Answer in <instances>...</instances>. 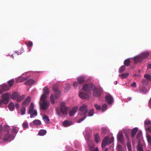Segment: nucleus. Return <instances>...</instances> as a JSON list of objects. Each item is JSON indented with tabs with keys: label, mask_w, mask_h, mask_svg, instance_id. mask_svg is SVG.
Returning <instances> with one entry per match:
<instances>
[{
	"label": "nucleus",
	"mask_w": 151,
	"mask_h": 151,
	"mask_svg": "<svg viewBox=\"0 0 151 151\" xmlns=\"http://www.w3.org/2000/svg\"><path fill=\"white\" fill-rule=\"evenodd\" d=\"M126 69V67L125 66L123 65L121 66L119 70V72L120 73L123 72Z\"/></svg>",
	"instance_id": "c9c22d12"
},
{
	"label": "nucleus",
	"mask_w": 151,
	"mask_h": 151,
	"mask_svg": "<svg viewBox=\"0 0 151 151\" xmlns=\"http://www.w3.org/2000/svg\"><path fill=\"white\" fill-rule=\"evenodd\" d=\"M131 86L132 87H136V83L134 82L132 83L131 84Z\"/></svg>",
	"instance_id": "13d9d810"
},
{
	"label": "nucleus",
	"mask_w": 151,
	"mask_h": 151,
	"mask_svg": "<svg viewBox=\"0 0 151 151\" xmlns=\"http://www.w3.org/2000/svg\"><path fill=\"white\" fill-rule=\"evenodd\" d=\"M136 148L138 151L143 149L142 145H141L139 143H138Z\"/></svg>",
	"instance_id": "de8ad7c7"
},
{
	"label": "nucleus",
	"mask_w": 151,
	"mask_h": 151,
	"mask_svg": "<svg viewBox=\"0 0 151 151\" xmlns=\"http://www.w3.org/2000/svg\"><path fill=\"white\" fill-rule=\"evenodd\" d=\"M14 139V137L12 134H9V133H7L5 135L2 140L5 142L7 141H11Z\"/></svg>",
	"instance_id": "0eeeda50"
},
{
	"label": "nucleus",
	"mask_w": 151,
	"mask_h": 151,
	"mask_svg": "<svg viewBox=\"0 0 151 151\" xmlns=\"http://www.w3.org/2000/svg\"><path fill=\"white\" fill-rule=\"evenodd\" d=\"M60 94V91L55 92V99H57L59 97Z\"/></svg>",
	"instance_id": "2f4dec72"
},
{
	"label": "nucleus",
	"mask_w": 151,
	"mask_h": 151,
	"mask_svg": "<svg viewBox=\"0 0 151 151\" xmlns=\"http://www.w3.org/2000/svg\"><path fill=\"white\" fill-rule=\"evenodd\" d=\"M14 80L13 79H12L8 82V83L11 87L12 86L14 83Z\"/></svg>",
	"instance_id": "79ce46f5"
},
{
	"label": "nucleus",
	"mask_w": 151,
	"mask_h": 151,
	"mask_svg": "<svg viewBox=\"0 0 151 151\" xmlns=\"http://www.w3.org/2000/svg\"><path fill=\"white\" fill-rule=\"evenodd\" d=\"M28 113L30 114V118L36 117L37 114V111L34 109V104L31 102L28 108Z\"/></svg>",
	"instance_id": "7ed1b4c3"
},
{
	"label": "nucleus",
	"mask_w": 151,
	"mask_h": 151,
	"mask_svg": "<svg viewBox=\"0 0 151 151\" xmlns=\"http://www.w3.org/2000/svg\"><path fill=\"white\" fill-rule=\"evenodd\" d=\"M147 67L149 69H151V64H148L147 65Z\"/></svg>",
	"instance_id": "680f3d73"
},
{
	"label": "nucleus",
	"mask_w": 151,
	"mask_h": 151,
	"mask_svg": "<svg viewBox=\"0 0 151 151\" xmlns=\"http://www.w3.org/2000/svg\"><path fill=\"white\" fill-rule=\"evenodd\" d=\"M50 101L51 103L53 104L55 102V100H54V97L53 95L52 94L50 97Z\"/></svg>",
	"instance_id": "c03bdc74"
},
{
	"label": "nucleus",
	"mask_w": 151,
	"mask_h": 151,
	"mask_svg": "<svg viewBox=\"0 0 151 151\" xmlns=\"http://www.w3.org/2000/svg\"><path fill=\"white\" fill-rule=\"evenodd\" d=\"M149 106L151 108V98H150V100H149Z\"/></svg>",
	"instance_id": "052dcab7"
},
{
	"label": "nucleus",
	"mask_w": 151,
	"mask_h": 151,
	"mask_svg": "<svg viewBox=\"0 0 151 151\" xmlns=\"http://www.w3.org/2000/svg\"><path fill=\"white\" fill-rule=\"evenodd\" d=\"M3 92V91H2L1 87H0V94H1Z\"/></svg>",
	"instance_id": "0e129e2a"
},
{
	"label": "nucleus",
	"mask_w": 151,
	"mask_h": 151,
	"mask_svg": "<svg viewBox=\"0 0 151 151\" xmlns=\"http://www.w3.org/2000/svg\"><path fill=\"white\" fill-rule=\"evenodd\" d=\"M71 122H69L67 120H66L63 122V124L64 127H67L70 126L71 125Z\"/></svg>",
	"instance_id": "4be33fe9"
},
{
	"label": "nucleus",
	"mask_w": 151,
	"mask_h": 151,
	"mask_svg": "<svg viewBox=\"0 0 151 151\" xmlns=\"http://www.w3.org/2000/svg\"><path fill=\"white\" fill-rule=\"evenodd\" d=\"M60 106V109L56 108L55 109L56 114L59 117L61 116V113L64 115H66L68 111V108L65 105L64 103H61Z\"/></svg>",
	"instance_id": "f03ea898"
},
{
	"label": "nucleus",
	"mask_w": 151,
	"mask_h": 151,
	"mask_svg": "<svg viewBox=\"0 0 151 151\" xmlns=\"http://www.w3.org/2000/svg\"><path fill=\"white\" fill-rule=\"evenodd\" d=\"M28 78H29L27 77H21L19 78L18 81L20 82H23L28 79Z\"/></svg>",
	"instance_id": "e433bc0d"
},
{
	"label": "nucleus",
	"mask_w": 151,
	"mask_h": 151,
	"mask_svg": "<svg viewBox=\"0 0 151 151\" xmlns=\"http://www.w3.org/2000/svg\"><path fill=\"white\" fill-rule=\"evenodd\" d=\"M33 124L36 125H39L41 124V121L38 119L35 120L33 121L32 122Z\"/></svg>",
	"instance_id": "c756f323"
},
{
	"label": "nucleus",
	"mask_w": 151,
	"mask_h": 151,
	"mask_svg": "<svg viewBox=\"0 0 151 151\" xmlns=\"http://www.w3.org/2000/svg\"><path fill=\"white\" fill-rule=\"evenodd\" d=\"M85 77L83 76H81L78 77L77 80L79 84H81L85 81Z\"/></svg>",
	"instance_id": "f3484780"
},
{
	"label": "nucleus",
	"mask_w": 151,
	"mask_h": 151,
	"mask_svg": "<svg viewBox=\"0 0 151 151\" xmlns=\"http://www.w3.org/2000/svg\"><path fill=\"white\" fill-rule=\"evenodd\" d=\"M46 131L44 129L40 130L38 132V134L40 136H43L46 133Z\"/></svg>",
	"instance_id": "bb28decb"
},
{
	"label": "nucleus",
	"mask_w": 151,
	"mask_h": 151,
	"mask_svg": "<svg viewBox=\"0 0 151 151\" xmlns=\"http://www.w3.org/2000/svg\"><path fill=\"white\" fill-rule=\"evenodd\" d=\"M8 108L11 111H13L14 109V104L13 102L10 103L8 106Z\"/></svg>",
	"instance_id": "a878e982"
},
{
	"label": "nucleus",
	"mask_w": 151,
	"mask_h": 151,
	"mask_svg": "<svg viewBox=\"0 0 151 151\" xmlns=\"http://www.w3.org/2000/svg\"><path fill=\"white\" fill-rule=\"evenodd\" d=\"M147 139L148 142L150 143L151 142V136L150 135H147Z\"/></svg>",
	"instance_id": "3c124183"
},
{
	"label": "nucleus",
	"mask_w": 151,
	"mask_h": 151,
	"mask_svg": "<svg viewBox=\"0 0 151 151\" xmlns=\"http://www.w3.org/2000/svg\"><path fill=\"white\" fill-rule=\"evenodd\" d=\"M127 99L129 101H130L132 99V98L131 97H129Z\"/></svg>",
	"instance_id": "338daca9"
},
{
	"label": "nucleus",
	"mask_w": 151,
	"mask_h": 151,
	"mask_svg": "<svg viewBox=\"0 0 151 151\" xmlns=\"http://www.w3.org/2000/svg\"><path fill=\"white\" fill-rule=\"evenodd\" d=\"M25 44L27 46L29 47H31L33 45L32 42L30 41L26 42Z\"/></svg>",
	"instance_id": "4c0bfd02"
},
{
	"label": "nucleus",
	"mask_w": 151,
	"mask_h": 151,
	"mask_svg": "<svg viewBox=\"0 0 151 151\" xmlns=\"http://www.w3.org/2000/svg\"><path fill=\"white\" fill-rule=\"evenodd\" d=\"M34 83V81L33 80L30 79L26 81L24 83V84L26 85H30L33 84Z\"/></svg>",
	"instance_id": "aec40b11"
},
{
	"label": "nucleus",
	"mask_w": 151,
	"mask_h": 151,
	"mask_svg": "<svg viewBox=\"0 0 151 151\" xmlns=\"http://www.w3.org/2000/svg\"><path fill=\"white\" fill-rule=\"evenodd\" d=\"M114 141V137H112L110 139H108V144H110L111 143Z\"/></svg>",
	"instance_id": "6e6d98bb"
},
{
	"label": "nucleus",
	"mask_w": 151,
	"mask_h": 151,
	"mask_svg": "<svg viewBox=\"0 0 151 151\" xmlns=\"http://www.w3.org/2000/svg\"><path fill=\"white\" fill-rule=\"evenodd\" d=\"M151 124V122L148 120H146L144 122L145 127L146 126H148V125H150Z\"/></svg>",
	"instance_id": "a19ab883"
},
{
	"label": "nucleus",
	"mask_w": 151,
	"mask_h": 151,
	"mask_svg": "<svg viewBox=\"0 0 151 151\" xmlns=\"http://www.w3.org/2000/svg\"><path fill=\"white\" fill-rule=\"evenodd\" d=\"M40 109L42 110H46L50 105L49 102L48 101H44L42 104L40 102Z\"/></svg>",
	"instance_id": "423d86ee"
},
{
	"label": "nucleus",
	"mask_w": 151,
	"mask_h": 151,
	"mask_svg": "<svg viewBox=\"0 0 151 151\" xmlns=\"http://www.w3.org/2000/svg\"><path fill=\"white\" fill-rule=\"evenodd\" d=\"M105 99L107 102L109 104H111L113 101L112 97L110 95H106L105 96Z\"/></svg>",
	"instance_id": "9b49d317"
},
{
	"label": "nucleus",
	"mask_w": 151,
	"mask_h": 151,
	"mask_svg": "<svg viewBox=\"0 0 151 151\" xmlns=\"http://www.w3.org/2000/svg\"><path fill=\"white\" fill-rule=\"evenodd\" d=\"M93 87V86L92 84H86L83 86L82 89L87 93H90L91 92Z\"/></svg>",
	"instance_id": "20e7f679"
},
{
	"label": "nucleus",
	"mask_w": 151,
	"mask_h": 151,
	"mask_svg": "<svg viewBox=\"0 0 151 151\" xmlns=\"http://www.w3.org/2000/svg\"><path fill=\"white\" fill-rule=\"evenodd\" d=\"M26 107H22L21 110V112L22 115H23L25 114L26 111Z\"/></svg>",
	"instance_id": "a18cd8bd"
},
{
	"label": "nucleus",
	"mask_w": 151,
	"mask_h": 151,
	"mask_svg": "<svg viewBox=\"0 0 151 151\" xmlns=\"http://www.w3.org/2000/svg\"><path fill=\"white\" fill-rule=\"evenodd\" d=\"M108 148H106L105 149V151H108Z\"/></svg>",
	"instance_id": "774afa93"
},
{
	"label": "nucleus",
	"mask_w": 151,
	"mask_h": 151,
	"mask_svg": "<svg viewBox=\"0 0 151 151\" xmlns=\"http://www.w3.org/2000/svg\"><path fill=\"white\" fill-rule=\"evenodd\" d=\"M79 84V83L78 81L75 82L73 83V86L74 88H76Z\"/></svg>",
	"instance_id": "603ef678"
},
{
	"label": "nucleus",
	"mask_w": 151,
	"mask_h": 151,
	"mask_svg": "<svg viewBox=\"0 0 151 151\" xmlns=\"http://www.w3.org/2000/svg\"><path fill=\"white\" fill-rule=\"evenodd\" d=\"M43 93L45 95L48 94L49 93V91L48 88L46 87L43 89Z\"/></svg>",
	"instance_id": "c85d7f7f"
},
{
	"label": "nucleus",
	"mask_w": 151,
	"mask_h": 151,
	"mask_svg": "<svg viewBox=\"0 0 151 151\" xmlns=\"http://www.w3.org/2000/svg\"><path fill=\"white\" fill-rule=\"evenodd\" d=\"M130 63L129 59H127L124 60V64L125 65L128 66L129 65Z\"/></svg>",
	"instance_id": "f704fd0d"
},
{
	"label": "nucleus",
	"mask_w": 151,
	"mask_h": 151,
	"mask_svg": "<svg viewBox=\"0 0 151 151\" xmlns=\"http://www.w3.org/2000/svg\"><path fill=\"white\" fill-rule=\"evenodd\" d=\"M31 100V99L29 96H28L25 100L22 103V107H27Z\"/></svg>",
	"instance_id": "1a4fd4ad"
},
{
	"label": "nucleus",
	"mask_w": 151,
	"mask_h": 151,
	"mask_svg": "<svg viewBox=\"0 0 151 151\" xmlns=\"http://www.w3.org/2000/svg\"><path fill=\"white\" fill-rule=\"evenodd\" d=\"M109 137H106L103 140L101 143V147L102 148L104 147L108 143V139Z\"/></svg>",
	"instance_id": "f8f14e48"
},
{
	"label": "nucleus",
	"mask_w": 151,
	"mask_h": 151,
	"mask_svg": "<svg viewBox=\"0 0 151 151\" xmlns=\"http://www.w3.org/2000/svg\"><path fill=\"white\" fill-rule=\"evenodd\" d=\"M129 75L128 73H123L119 75V76L122 78H125L127 77Z\"/></svg>",
	"instance_id": "473e14b6"
},
{
	"label": "nucleus",
	"mask_w": 151,
	"mask_h": 151,
	"mask_svg": "<svg viewBox=\"0 0 151 151\" xmlns=\"http://www.w3.org/2000/svg\"><path fill=\"white\" fill-rule=\"evenodd\" d=\"M94 140L96 143H98L100 139V137L98 133L94 135Z\"/></svg>",
	"instance_id": "412c9836"
},
{
	"label": "nucleus",
	"mask_w": 151,
	"mask_h": 151,
	"mask_svg": "<svg viewBox=\"0 0 151 151\" xmlns=\"http://www.w3.org/2000/svg\"><path fill=\"white\" fill-rule=\"evenodd\" d=\"M138 131V128H134L132 129V137H134L137 132Z\"/></svg>",
	"instance_id": "5701e85b"
},
{
	"label": "nucleus",
	"mask_w": 151,
	"mask_h": 151,
	"mask_svg": "<svg viewBox=\"0 0 151 151\" xmlns=\"http://www.w3.org/2000/svg\"><path fill=\"white\" fill-rule=\"evenodd\" d=\"M43 119L46 123L48 124L49 123L50 120L47 116L46 115H44L43 117Z\"/></svg>",
	"instance_id": "b1692460"
},
{
	"label": "nucleus",
	"mask_w": 151,
	"mask_h": 151,
	"mask_svg": "<svg viewBox=\"0 0 151 151\" xmlns=\"http://www.w3.org/2000/svg\"><path fill=\"white\" fill-rule=\"evenodd\" d=\"M117 139L122 144H125L124 143V138L122 133L120 132L117 135Z\"/></svg>",
	"instance_id": "9d476101"
},
{
	"label": "nucleus",
	"mask_w": 151,
	"mask_h": 151,
	"mask_svg": "<svg viewBox=\"0 0 151 151\" xmlns=\"http://www.w3.org/2000/svg\"><path fill=\"white\" fill-rule=\"evenodd\" d=\"M1 101L4 104H7L9 100V94L8 93H4L1 95Z\"/></svg>",
	"instance_id": "39448f33"
},
{
	"label": "nucleus",
	"mask_w": 151,
	"mask_h": 151,
	"mask_svg": "<svg viewBox=\"0 0 151 151\" xmlns=\"http://www.w3.org/2000/svg\"><path fill=\"white\" fill-rule=\"evenodd\" d=\"M118 151H123V148L122 146L120 145H118L117 146Z\"/></svg>",
	"instance_id": "37998d69"
},
{
	"label": "nucleus",
	"mask_w": 151,
	"mask_h": 151,
	"mask_svg": "<svg viewBox=\"0 0 151 151\" xmlns=\"http://www.w3.org/2000/svg\"><path fill=\"white\" fill-rule=\"evenodd\" d=\"M15 106L16 108L18 109L19 107V104L18 103H17L15 104Z\"/></svg>",
	"instance_id": "bf43d9fd"
},
{
	"label": "nucleus",
	"mask_w": 151,
	"mask_h": 151,
	"mask_svg": "<svg viewBox=\"0 0 151 151\" xmlns=\"http://www.w3.org/2000/svg\"><path fill=\"white\" fill-rule=\"evenodd\" d=\"M3 92L5 91H7L9 90L10 87L7 85H4L1 87Z\"/></svg>",
	"instance_id": "6ab92c4d"
},
{
	"label": "nucleus",
	"mask_w": 151,
	"mask_h": 151,
	"mask_svg": "<svg viewBox=\"0 0 151 151\" xmlns=\"http://www.w3.org/2000/svg\"><path fill=\"white\" fill-rule=\"evenodd\" d=\"M3 127V130L5 131L7 133H8L10 131V127L8 125H6L4 126Z\"/></svg>",
	"instance_id": "cd10ccee"
},
{
	"label": "nucleus",
	"mask_w": 151,
	"mask_h": 151,
	"mask_svg": "<svg viewBox=\"0 0 151 151\" xmlns=\"http://www.w3.org/2000/svg\"><path fill=\"white\" fill-rule=\"evenodd\" d=\"M94 107L97 110H100L101 108L100 106L97 104H95L94 105Z\"/></svg>",
	"instance_id": "5fc2aeb1"
},
{
	"label": "nucleus",
	"mask_w": 151,
	"mask_h": 151,
	"mask_svg": "<svg viewBox=\"0 0 151 151\" xmlns=\"http://www.w3.org/2000/svg\"><path fill=\"white\" fill-rule=\"evenodd\" d=\"M79 113L78 114L79 116L82 118L80 119L77 122L79 123L84 120L88 115H86L88 111V106L85 104L83 105L79 108Z\"/></svg>",
	"instance_id": "f257e3e1"
},
{
	"label": "nucleus",
	"mask_w": 151,
	"mask_h": 151,
	"mask_svg": "<svg viewBox=\"0 0 151 151\" xmlns=\"http://www.w3.org/2000/svg\"><path fill=\"white\" fill-rule=\"evenodd\" d=\"M125 136L127 138V139L128 140L127 142V146L128 151H132V147L131 145V144L129 141V137L127 134H125Z\"/></svg>",
	"instance_id": "dca6fc26"
},
{
	"label": "nucleus",
	"mask_w": 151,
	"mask_h": 151,
	"mask_svg": "<svg viewBox=\"0 0 151 151\" xmlns=\"http://www.w3.org/2000/svg\"><path fill=\"white\" fill-rule=\"evenodd\" d=\"M144 77L146 78L147 81H151V77L150 75L147 74H145L144 76Z\"/></svg>",
	"instance_id": "ea45409f"
},
{
	"label": "nucleus",
	"mask_w": 151,
	"mask_h": 151,
	"mask_svg": "<svg viewBox=\"0 0 151 151\" xmlns=\"http://www.w3.org/2000/svg\"><path fill=\"white\" fill-rule=\"evenodd\" d=\"M53 89L54 91L55 92L59 91V90H58L57 86L56 85H55L53 86Z\"/></svg>",
	"instance_id": "8fccbe9b"
},
{
	"label": "nucleus",
	"mask_w": 151,
	"mask_h": 151,
	"mask_svg": "<svg viewBox=\"0 0 151 151\" xmlns=\"http://www.w3.org/2000/svg\"><path fill=\"white\" fill-rule=\"evenodd\" d=\"M149 55V52H147L141 53V54L140 55L141 57H142V59H143L144 58H147Z\"/></svg>",
	"instance_id": "393cba45"
},
{
	"label": "nucleus",
	"mask_w": 151,
	"mask_h": 151,
	"mask_svg": "<svg viewBox=\"0 0 151 151\" xmlns=\"http://www.w3.org/2000/svg\"><path fill=\"white\" fill-rule=\"evenodd\" d=\"M24 95H22L21 96H19L17 99V102H20L24 99Z\"/></svg>",
	"instance_id": "72a5a7b5"
},
{
	"label": "nucleus",
	"mask_w": 151,
	"mask_h": 151,
	"mask_svg": "<svg viewBox=\"0 0 151 151\" xmlns=\"http://www.w3.org/2000/svg\"><path fill=\"white\" fill-rule=\"evenodd\" d=\"M79 96L82 99H88L89 98V96L87 94L83 92H80Z\"/></svg>",
	"instance_id": "ddd939ff"
},
{
	"label": "nucleus",
	"mask_w": 151,
	"mask_h": 151,
	"mask_svg": "<svg viewBox=\"0 0 151 151\" xmlns=\"http://www.w3.org/2000/svg\"><path fill=\"white\" fill-rule=\"evenodd\" d=\"M78 109V107H75L73 108L70 111L69 115L70 116H72L73 115L74 113L76 112L77 109Z\"/></svg>",
	"instance_id": "a211bd4d"
},
{
	"label": "nucleus",
	"mask_w": 151,
	"mask_h": 151,
	"mask_svg": "<svg viewBox=\"0 0 151 151\" xmlns=\"http://www.w3.org/2000/svg\"><path fill=\"white\" fill-rule=\"evenodd\" d=\"M22 125L24 128L26 129L28 127V124L27 123H24Z\"/></svg>",
	"instance_id": "864d4df0"
},
{
	"label": "nucleus",
	"mask_w": 151,
	"mask_h": 151,
	"mask_svg": "<svg viewBox=\"0 0 151 151\" xmlns=\"http://www.w3.org/2000/svg\"><path fill=\"white\" fill-rule=\"evenodd\" d=\"M47 98V97L46 95L43 94L40 97V100L43 102H44V101H46L45 100Z\"/></svg>",
	"instance_id": "7c9ffc66"
},
{
	"label": "nucleus",
	"mask_w": 151,
	"mask_h": 151,
	"mask_svg": "<svg viewBox=\"0 0 151 151\" xmlns=\"http://www.w3.org/2000/svg\"><path fill=\"white\" fill-rule=\"evenodd\" d=\"M142 134V132L141 131H139L138 132V133H137V136H136L137 138V139L139 138L141 136Z\"/></svg>",
	"instance_id": "09e8293b"
},
{
	"label": "nucleus",
	"mask_w": 151,
	"mask_h": 151,
	"mask_svg": "<svg viewBox=\"0 0 151 151\" xmlns=\"http://www.w3.org/2000/svg\"><path fill=\"white\" fill-rule=\"evenodd\" d=\"M94 113V109H91L90 110L88 113V116H92Z\"/></svg>",
	"instance_id": "58836bf2"
},
{
	"label": "nucleus",
	"mask_w": 151,
	"mask_h": 151,
	"mask_svg": "<svg viewBox=\"0 0 151 151\" xmlns=\"http://www.w3.org/2000/svg\"><path fill=\"white\" fill-rule=\"evenodd\" d=\"M134 60L135 63H137L141 62L142 61L143 59L140 55L134 58Z\"/></svg>",
	"instance_id": "2eb2a0df"
},
{
	"label": "nucleus",
	"mask_w": 151,
	"mask_h": 151,
	"mask_svg": "<svg viewBox=\"0 0 151 151\" xmlns=\"http://www.w3.org/2000/svg\"><path fill=\"white\" fill-rule=\"evenodd\" d=\"M12 131L13 133H17L18 131V129L17 128L14 127Z\"/></svg>",
	"instance_id": "4d7b16f0"
},
{
	"label": "nucleus",
	"mask_w": 151,
	"mask_h": 151,
	"mask_svg": "<svg viewBox=\"0 0 151 151\" xmlns=\"http://www.w3.org/2000/svg\"><path fill=\"white\" fill-rule=\"evenodd\" d=\"M3 130V127H2L0 126V134L1 132Z\"/></svg>",
	"instance_id": "e2e57ef3"
},
{
	"label": "nucleus",
	"mask_w": 151,
	"mask_h": 151,
	"mask_svg": "<svg viewBox=\"0 0 151 151\" xmlns=\"http://www.w3.org/2000/svg\"><path fill=\"white\" fill-rule=\"evenodd\" d=\"M101 91L98 88H94L93 90V94L96 97H99L101 94Z\"/></svg>",
	"instance_id": "6e6552de"
},
{
	"label": "nucleus",
	"mask_w": 151,
	"mask_h": 151,
	"mask_svg": "<svg viewBox=\"0 0 151 151\" xmlns=\"http://www.w3.org/2000/svg\"><path fill=\"white\" fill-rule=\"evenodd\" d=\"M107 105L106 104H104L102 106L101 110L102 111H105L107 109Z\"/></svg>",
	"instance_id": "49530a36"
},
{
	"label": "nucleus",
	"mask_w": 151,
	"mask_h": 151,
	"mask_svg": "<svg viewBox=\"0 0 151 151\" xmlns=\"http://www.w3.org/2000/svg\"><path fill=\"white\" fill-rule=\"evenodd\" d=\"M95 151H99L98 147H96L95 148Z\"/></svg>",
	"instance_id": "69168bd1"
},
{
	"label": "nucleus",
	"mask_w": 151,
	"mask_h": 151,
	"mask_svg": "<svg viewBox=\"0 0 151 151\" xmlns=\"http://www.w3.org/2000/svg\"><path fill=\"white\" fill-rule=\"evenodd\" d=\"M19 95V93L15 92L12 93L11 96V98L13 100H17Z\"/></svg>",
	"instance_id": "4468645a"
}]
</instances>
